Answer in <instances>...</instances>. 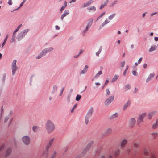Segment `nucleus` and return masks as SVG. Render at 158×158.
I'll list each match as a JSON object with an SVG mask.
<instances>
[{"label": "nucleus", "instance_id": "c85d7f7f", "mask_svg": "<svg viewBox=\"0 0 158 158\" xmlns=\"http://www.w3.org/2000/svg\"><path fill=\"white\" fill-rule=\"evenodd\" d=\"M108 1L109 0H106L104 4L101 5L100 7V9L101 10L105 6H106L108 3Z\"/></svg>", "mask_w": 158, "mask_h": 158}, {"label": "nucleus", "instance_id": "5701e85b", "mask_svg": "<svg viewBox=\"0 0 158 158\" xmlns=\"http://www.w3.org/2000/svg\"><path fill=\"white\" fill-rule=\"evenodd\" d=\"M158 127V119L156 120L155 123H154L152 126L153 129H155Z\"/></svg>", "mask_w": 158, "mask_h": 158}, {"label": "nucleus", "instance_id": "f3484780", "mask_svg": "<svg viewBox=\"0 0 158 158\" xmlns=\"http://www.w3.org/2000/svg\"><path fill=\"white\" fill-rule=\"evenodd\" d=\"M155 76V74L154 73H152L150 74L148 76V78L146 80V82H148L150 81Z\"/></svg>", "mask_w": 158, "mask_h": 158}, {"label": "nucleus", "instance_id": "473e14b6", "mask_svg": "<svg viewBox=\"0 0 158 158\" xmlns=\"http://www.w3.org/2000/svg\"><path fill=\"white\" fill-rule=\"evenodd\" d=\"M120 153V150H119L118 149L117 150H116L114 152V156H118Z\"/></svg>", "mask_w": 158, "mask_h": 158}, {"label": "nucleus", "instance_id": "ea45409f", "mask_svg": "<svg viewBox=\"0 0 158 158\" xmlns=\"http://www.w3.org/2000/svg\"><path fill=\"white\" fill-rule=\"evenodd\" d=\"M81 97V96L80 95H77L76 98V100L77 101H79Z\"/></svg>", "mask_w": 158, "mask_h": 158}, {"label": "nucleus", "instance_id": "6e6552de", "mask_svg": "<svg viewBox=\"0 0 158 158\" xmlns=\"http://www.w3.org/2000/svg\"><path fill=\"white\" fill-rule=\"evenodd\" d=\"M93 21V19H91L89 20L86 27L83 31V33H85L87 32L89 29L91 27Z\"/></svg>", "mask_w": 158, "mask_h": 158}, {"label": "nucleus", "instance_id": "f03ea898", "mask_svg": "<svg viewBox=\"0 0 158 158\" xmlns=\"http://www.w3.org/2000/svg\"><path fill=\"white\" fill-rule=\"evenodd\" d=\"M115 14H113L109 16L108 17V18H106L105 21L100 26V27H102L104 26L108 23H110V20H111L113 18L115 17Z\"/></svg>", "mask_w": 158, "mask_h": 158}, {"label": "nucleus", "instance_id": "603ef678", "mask_svg": "<svg viewBox=\"0 0 158 158\" xmlns=\"http://www.w3.org/2000/svg\"><path fill=\"white\" fill-rule=\"evenodd\" d=\"M157 12H155L153 13H152L151 15H150V16L152 17V16L153 15H157Z\"/></svg>", "mask_w": 158, "mask_h": 158}, {"label": "nucleus", "instance_id": "a878e982", "mask_svg": "<svg viewBox=\"0 0 158 158\" xmlns=\"http://www.w3.org/2000/svg\"><path fill=\"white\" fill-rule=\"evenodd\" d=\"M87 9L89 10V11H90L91 10L95 11L96 10V8L94 6H91L88 8Z\"/></svg>", "mask_w": 158, "mask_h": 158}, {"label": "nucleus", "instance_id": "e433bc0d", "mask_svg": "<svg viewBox=\"0 0 158 158\" xmlns=\"http://www.w3.org/2000/svg\"><path fill=\"white\" fill-rule=\"evenodd\" d=\"M118 2L117 0L114 1L110 5V7H113L115 4H116Z\"/></svg>", "mask_w": 158, "mask_h": 158}, {"label": "nucleus", "instance_id": "7ed1b4c3", "mask_svg": "<svg viewBox=\"0 0 158 158\" xmlns=\"http://www.w3.org/2000/svg\"><path fill=\"white\" fill-rule=\"evenodd\" d=\"M29 31V29H27L21 31L17 37V39H18V40L19 41L21 40L23 37L27 34Z\"/></svg>", "mask_w": 158, "mask_h": 158}, {"label": "nucleus", "instance_id": "20e7f679", "mask_svg": "<svg viewBox=\"0 0 158 158\" xmlns=\"http://www.w3.org/2000/svg\"><path fill=\"white\" fill-rule=\"evenodd\" d=\"M17 61L14 60L13 61L11 65V69L12 71V74L14 75L16 72V70L18 69L16 66Z\"/></svg>", "mask_w": 158, "mask_h": 158}, {"label": "nucleus", "instance_id": "69168bd1", "mask_svg": "<svg viewBox=\"0 0 158 158\" xmlns=\"http://www.w3.org/2000/svg\"><path fill=\"white\" fill-rule=\"evenodd\" d=\"M147 14V12H145L144 13H143V14H142V17L143 18L145 16V15L146 14Z\"/></svg>", "mask_w": 158, "mask_h": 158}, {"label": "nucleus", "instance_id": "9b49d317", "mask_svg": "<svg viewBox=\"0 0 158 158\" xmlns=\"http://www.w3.org/2000/svg\"><path fill=\"white\" fill-rule=\"evenodd\" d=\"M127 143V140L126 139H123L120 143V146L122 148H124Z\"/></svg>", "mask_w": 158, "mask_h": 158}, {"label": "nucleus", "instance_id": "79ce46f5", "mask_svg": "<svg viewBox=\"0 0 158 158\" xmlns=\"http://www.w3.org/2000/svg\"><path fill=\"white\" fill-rule=\"evenodd\" d=\"M131 88V86L129 84H127L126 85L125 89L126 90H127Z\"/></svg>", "mask_w": 158, "mask_h": 158}, {"label": "nucleus", "instance_id": "6e6d98bb", "mask_svg": "<svg viewBox=\"0 0 158 158\" xmlns=\"http://www.w3.org/2000/svg\"><path fill=\"white\" fill-rule=\"evenodd\" d=\"M55 27L56 29L58 30H59L60 28V27H59V26L57 25Z\"/></svg>", "mask_w": 158, "mask_h": 158}, {"label": "nucleus", "instance_id": "39448f33", "mask_svg": "<svg viewBox=\"0 0 158 158\" xmlns=\"http://www.w3.org/2000/svg\"><path fill=\"white\" fill-rule=\"evenodd\" d=\"M51 146L49 145V144H48L45 148V150L43 152V153L42 154V156L44 157L45 158L47 157L48 155V151L49 149Z\"/></svg>", "mask_w": 158, "mask_h": 158}, {"label": "nucleus", "instance_id": "f8f14e48", "mask_svg": "<svg viewBox=\"0 0 158 158\" xmlns=\"http://www.w3.org/2000/svg\"><path fill=\"white\" fill-rule=\"evenodd\" d=\"M53 49V48L52 47H50L46 48V49H44L42 51V53H44V55H45L46 53H48L50 52Z\"/></svg>", "mask_w": 158, "mask_h": 158}, {"label": "nucleus", "instance_id": "393cba45", "mask_svg": "<svg viewBox=\"0 0 158 158\" xmlns=\"http://www.w3.org/2000/svg\"><path fill=\"white\" fill-rule=\"evenodd\" d=\"M118 77L119 76L118 75H115L112 80V82H113L115 81L118 79Z\"/></svg>", "mask_w": 158, "mask_h": 158}, {"label": "nucleus", "instance_id": "c03bdc74", "mask_svg": "<svg viewBox=\"0 0 158 158\" xmlns=\"http://www.w3.org/2000/svg\"><path fill=\"white\" fill-rule=\"evenodd\" d=\"M89 119V118H88L85 117V123L86 125L88 124V123Z\"/></svg>", "mask_w": 158, "mask_h": 158}, {"label": "nucleus", "instance_id": "5fc2aeb1", "mask_svg": "<svg viewBox=\"0 0 158 158\" xmlns=\"http://www.w3.org/2000/svg\"><path fill=\"white\" fill-rule=\"evenodd\" d=\"M93 144V142L91 141L88 143V146H90L91 145H92Z\"/></svg>", "mask_w": 158, "mask_h": 158}, {"label": "nucleus", "instance_id": "7c9ffc66", "mask_svg": "<svg viewBox=\"0 0 158 158\" xmlns=\"http://www.w3.org/2000/svg\"><path fill=\"white\" fill-rule=\"evenodd\" d=\"M136 71L137 69H133L132 71V73L133 75L134 76H137L138 73Z\"/></svg>", "mask_w": 158, "mask_h": 158}, {"label": "nucleus", "instance_id": "09e8293b", "mask_svg": "<svg viewBox=\"0 0 158 158\" xmlns=\"http://www.w3.org/2000/svg\"><path fill=\"white\" fill-rule=\"evenodd\" d=\"M139 145V143H135L134 144V146L135 147H138Z\"/></svg>", "mask_w": 158, "mask_h": 158}, {"label": "nucleus", "instance_id": "a211bd4d", "mask_svg": "<svg viewBox=\"0 0 158 158\" xmlns=\"http://www.w3.org/2000/svg\"><path fill=\"white\" fill-rule=\"evenodd\" d=\"M156 112H150L148 115V118L149 119H151V118L154 115Z\"/></svg>", "mask_w": 158, "mask_h": 158}, {"label": "nucleus", "instance_id": "338daca9", "mask_svg": "<svg viewBox=\"0 0 158 158\" xmlns=\"http://www.w3.org/2000/svg\"><path fill=\"white\" fill-rule=\"evenodd\" d=\"M147 64L145 63V64H143V67L144 68H146V67H147Z\"/></svg>", "mask_w": 158, "mask_h": 158}, {"label": "nucleus", "instance_id": "e2e57ef3", "mask_svg": "<svg viewBox=\"0 0 158 158\" xmlns=\"http://www.w3.org/2000/svg\"><path fill=\"white\" fill-rule=\"evenodd\" d=\"M67 98L68 100L69 101L70 99V95L68 96Z\"/></svg>", "mask_w": 158, "mask_h": 158}, {"label": "nucleus", "instance_id": "a19ab883", "mask_svg": "<svg viewBox=\"0 0 158 158\" xmlns=\"http://www.w3.org/2000/svg\"><path fill=\"white\" fill-rule=\"evenodd\" d=\"M11 151V149L10 148H9L6 151V156L9 155Z\"/></svg>", "mask_w": 158, "mask_h": 158}, {"label": "nucleus", "instance_id": "58836bf2", "mask_svg": "<svg viewBox=\"0 0 158 158\" xmlns=\"http://www.w3.org/2000/svg\"><path fill=\"white\" fill-rule=\"evenodd\" d=\"M57 155V153L56 151L53 152V154L51 158H55V157Z\"/></svg>", "mask_w": 158, "mask_h": 158}, {"label": "nucleus", "instance_id": "37998d69", "mask_svg": "<svg viewBox=\"0 0 158 158\" xmlns=\"http://www.w3.org/2000/svg\"><path fill=\"white\" fill-rule=\"evenodd\" d=\"M53 90L54 92H56L57 91V86L56 85H54L53 87Z\"/></svg>", "mask_w": 158, "mask_h": 158}, {"label": "nucleus", "instance_id": "1a4fd4ad", "mask_svg": "<svg viewBox=\"0 0 158 158\" xmlns=\"http://www.w3.org/2000/svg\"><path fill=\"white\" fill-rule=\"evenodd\" d=\"M22 139L24 143L27 145H28L30 143V139L28 136H24L22 138Z\"/></svg>", "mask_w": 158, "mask_h": 158}, {"label": "nucleus", "instance_id": "f257e3e1", "mask_svg": "<svg viewBox=\"0 0 158 158\" xmlns=\"http://www.w3.org/2000/svg\"><path fill=\"white\" fill-rule=\"evenodd\" d=\"M45 127L47 133L49 134L52 133L55 129L54 124L49 120H48L47 121L45 124Z\"/></svg>", "mask_w": 158, "mask_h": 158}, {"label": "nucleus", "instance_id": "bf43d9fd", "mask_svg": "<svg viewBox=\"0 0 158 158\" xmlns=\"http://www.w3.org/2000/svg\"><path fill=\"white\" fill-rule=\"evenodd\" d=\"M111 131L112 130L111 129H108L107 130V131L109 133H110L111 132Z\"/></svg>", "mask_w": 158, "mask_h": 158}, {"label": "nucleus", "instance_id": "0e129e2a", "mask_svg": "<svg viewBox=\"0 0 158 158\" xmlns=\"http://www.w3.org/2000/svg\"><path fill=\"white\" fill-rule=\"evenodd\" d=\"M127 70H125L123 72V74L124 76H125Z\"/></svg>", "mask_w": 158, "mask_h": 158}, {"label": "nucleus", "instance_id": "b1692460", "mask_svg": "<svg viewBox=\"0 0 158 158\" xmlns=\"http://www.w3.org/2000/svg\"><path fill=\"white\" fill-rule=\"evenodd\" d=\"M150 135L153 139H155L157 136L158 134L157 132H154L151 133Z\"/></svg>", "mask_w": 158, "mask_h": 158}, {"label": "nucleus", "instance_id": "13d9d810", "mask_svg": "<svg viewBox=\"0 0 158 158\" xmlns=\"http://www.w3.org/2000/svg\"><path fill=\"white\" fill-rule=\"evenodd\" d=\"M64 90V88H63L62 89V90H61V92H60V95H61L62 94Z\"/></svg>", "mask_w": 158, "mask_h": 158}, {"label": "nucleus", "instance_id": "4be33fe9", "mask_svg": "<svg viewBox=\"0 0 158 158\" xmlns=\"http://www.w3.org/2000/svg\"><path fill=\"white\" fill-rule=\"evenodd\" d=\"M67 4V2L66 1H65L64 3V4L63 6H62V7H61V8L60 10V11L61 12H62L63 10L66 7Z\"/></svg>", "mask_w": 158, "mask_h": 158}, {"label": "nucleus", "instance_id": "864d4df0", "mask_svg": "<svg viewBox=\"0 0 158 158\" xmlns=\"http://www.w3.org/2000/svg\"><path fill=\"white\" fill-rule=\"evenodd\" d=\"M8 3L10 5H11L12 4V2L11 0H9Z\"/></svg>", "mask_w": 158, "mask_h": 158}, {"label": "nucleus", "instance_id": "8fccbe9b", "mask_svg": "<svg viewBox=\"0 0 158 158\" xmlns=\"http://www.w3.org/2000/svg\"><path fill=\"white\" fill-rule=\"evenodd\" d=\"M142 57H141L139 59V60H138V64H139L140 63V62L142 61Z\"/></svg>", "mask_w": 158, "mask_h": 158}, {"label": "nucleus", "instance_id": "774afa93", "mask_svg": "<svg viewBox=\"0 0 158 158\" xmlns=\"http://www.w3.org/2000/svg\"><path fill=\"white\" fill-rule=\"evenodd\" d=\"M154 40L156 41H158V37H155L154 38Z\"/></svg>", "mask_w": 158, "mask_h": 158}, {"label": "nucleus", "instance_id": "bb28decb", "mask_svg": "<svg viewBox=\"0 0 158 158\" xmlns=\"http://www.w3.org/2000/svg\"><path fill=\"white\" fill-rule=\"evenodd\" d=\"M156 48V47L155 45H154L151 46L150 48L149 49V52H151L155 50Z\"/></svg>", "mask_w": 158, "mask_h": 158}, {"label": "nucleus", "instance_id": "4c0bfd02", "mask_svg": "<svg viewBox=\"0 0 158 158\" xmlns=\"http://www.w3.org/2000/svg\"><path fill=\"white\" fill-rule=\"evenodd\" d=\"M105 12L102 13L97 19L96 21H97L100 19L105 14Z\"/></svg>", "mask_w": 158, "mask_h": 158}, {"label": "nucleus", "instance_id": "2f4dec72", "mask_svg": "<svg viewBox=\"0 0 158 158\" xmlns=\"http://www.w3.org/2000/svg\"><path fill=\"white\" fill-rule=\"evenodd\" d=\"M105 92L106 93V96H108L109 95H110V92L109 90V88H107L105 90Z\"/></svg>", "mask_w": 158, "mask_h": 158}, {"label": "nucleus", "instance_id": "0eeeda50", "mask_svg": "<svg viewBox=\"0 0 158 158\" xmlns=\"http://www.w3.org/2000/svg\"><path fill=\"white\" fill-rule=\"evenodd\" d=\"M114 96H111L109 97L105 101L104 104L105 105H109L114 100Z\"/></svg>", "mask_w": 158, "mask_h": 158}, {"label": "nucleus", "instance_id": "a18cd8bd", "mask_svg": "<svg viewBox=\"0 0 158 158\" xmlns=\"http://www.w3.org/2000/svg\"><path fill=\"white\" fill-rule=\"evenodd\" d=\"M125 64V62L124 61H122V62H121V64H120L121 67H124Z\"/></svg>", "mask_w": 158, "mask_h": 158}, {"label": "nucleus", "instance_id": "2eb2a0df", "mask_svg": "<svg viewBox=\"0 0 158 158\" xmlns=\"http://www.w3.org/2000/svg\"><path fill=\"white\" fill-rule=\"evenodd\" d=\"M69 13V11L68 10H65L63 14L61 16V19L62 20H63V19L64 17L66 16L67 15H68Z\"/></svg>", "mask_w": 158, "mask_h": 158}, {"label": "nucleus", "instance_id": "f704fd0d", "mask_svg": "<svg viewBox=\"0 0 158 158\" xmlns=\"http://www.w3.org/2000/svg\"><path fill=\"white\" fill-rule=\"evenodd\" d=\"M45 55L44 54V53H42V52L41 53L39 54L38 56L36 57L37 59H40L41 58L42 56H44Z\"/></svg>", "mask_w": 158, "mask_h": 158}, {"label": "nucleus", "instance_id": "ddd939ff", "mask_svg": "<svg viewBox=\"0 0 158 158\" xmlns=\"http://www.w3.org/2000/svg\"><path fill=\"white\" fill-rule=\"evenodd\" d=\"M135 122L136 120L134 118H132L130 119L129 123V126L131 127H133L134 126Z\"/></svg>", "mask_w": 158, "mask_h": 158}, {"label": "nucleus", "instance_id": "dca6fc26", "mask_svg": "<svg viewBox=\"0 0 158 158\" xmlns=\"http://www.w3.org/2000/svg\"><path fill=\"white\" fill-rule=\"evenodd\" d=\"M93 2V0H90L88 1L87 2L85 3L82 6V8L88 6H89V5H90L91 3Z\"/></svg>", "mask_w": 158, "mask_h": 158}, {"label": "nucleus", "instance_id": "6ab92c4d", "mask_svg": "<svg viewBox=\"0 0 158 158\" xmlns=\"http://www.w3.org/2000/svg\"><path fill=\"white\" fill-rule=\"evenodd\" d=\"M119 115L117 113H116L114 114H113L110 117V119H113L115 118L118 117Z\"/></svg>", "mask_w": 158, "mask_h": 158}, {"label": "nucleus", "instance_id": "cd10ccee", "mask_svg": "<svg viewBox=\"0 0 158 158\" xmlns=\"http://www.w3.org/2000/svg\"><path fill=\"white\" fill-rule=\"evenodd\" d=\"M102 74V71H100L96 75L94 76V78H97L99 76Z\"/></svg>", "mask_w": 158, "mask_h": 158}, {"label": "nucleus", "instance_id": "3c124183", "mask_svg": "<svg viewBox=\"0 0 158 158\" xmlns=\"http://www.w3.org/2000/svg\"><path fill=\"white\" fill-rule=\"evenodd\" d=\"M109 81V78L107 79L106 80V81H105L104 86H105L108 83V82Z\"/></svg>", "mask_w": 158, "mask_h": 158}, {"label": "nucleus", "instance_id": "4d7b16f0", "mask_svg": "<svg viewBox=\"0 0 158 158\" xmlns=\"http://www.w3.org/2000/svg\"><path fill=\"white\" fill-rule=\"evenodd\" d=\"M9 117H6L5 118L4 121L5 122H6L9 119Z\"/></svg>", "mask_w": 158, "mask_h": 158}, {"label": "nucleus", "instance_id": "412c9836", "mask_svg": "<svg viewBox=\"0 0 158 158\" xmlns=\"http://www.w3.org/2000/svg\"><path fill=\"white\" fill-rule=\"evenodd\" d=\"M88 68V65H85V67L84 68L83 70L81 71V73L82 74H85L87 71V69Z\"/></svg>", "mask_w": 158, "mask_h": 158}, {"label": "nucleus", "instance_id": "9d476101", "mask_svg": "<svg viewBox=\"0 0 158 158\" xmlns=\"http://www.w3.org/2000/svg\"><path fill=\"white\" fill-rule=\"evenodd\" d=\"M146 115V113H143L140 114L139 116L138 119L137 121V123L138 124H139L141 122H143V119L145 117Z\"/></svg>", "mask_w": 158, "mask_h": 158}, {"label": "nucleus", "instance_id": "680f3d73", "mask_svg": "<svg viewBox=\"0 0 158 158\" xmlns=\"http://www.w3.org/2000/svg\"><path fill=\"white\" fill-rule=\"evenodd\" d=\"M151 158H155V156L154 154H152L151 156Z\"/></svg>", "mask_w": 158, "mask_h": 158}, {"label": "nucleus", "instance_id": "423d86ee", "mask_svg": "<svg viewBox=\"0 0 158 158\" xmlns=\"http://www.w3.org/2000/svg\"><path fill=\"white\" fill-rule=\"evenodd\" d=\"M22 24L19 25L18 26L16 29L14 31L13 33L12 38L11 40V42H12L14 41L16 37V33L18 31V30L22 27Z\"/></svg>", "mask_w": 158, "mask_h": 158}, {"label": "nucleus", "instance_id": "052dcab7", "mask_svg": "<svg viewBox=\"0 0 158 158\" xmlns=\"http://www.w3.org/2000/svg\"><path fill=\"white\" fill-rule=\"evenodd\" d=\"M76 0H71L69 2L70 3H71L72 2H75Z\"/></svg>", "mask_w": 158, "mask_h": 158}, {"label": "nucleus", "instance_id": "c9c22d12", "mask_svg": "<svg viewBox=\"0 0 158 158\" xmlns=\"http://www.w3.org/2000/svg\"><path fill=\"white\" fill-rule=\"evenodd\" d=\"M102 46L100 47L98 51L96 53V54L97 56H99V54L101 53L102 50Z\"/></svg>", "mask_w": 158, "mask_h": 158}, {"label": "nucleus", "instance_id": "de8ad7c7", "mask_svg": "<svg viewBox=\"0 0 158 158\" xmlns=\"http://www.w3.org/2000/svg\"><path fill=\"white\" fill-rule=\"evenodd\" d=\"M24 3V2H23L22 3L20 4V5L19 7L17 9L15 10H19L20 7H21L23 4Z\"/></svg>", "mask_w": 158, "mask_h": 158}, {"label": "nucleus", "instance_id": "aec40b11", "mask_svg": "<svg viewBox=\"0 0 158 158\" xmlns=\"http://www.w3.org/2000/svg\"><path fill=\"white\" fill-rule=\"evenodd\" d=\"M131 104V102L130 100H128L127 103H125L123 107V110H125L128 106H129Z\"/></svg>", "mask_w": 158, "mask_h": 158}, {"label": "nucleus", "instance_id": "72a5a7b5", "mask_svg": "<svg viewBox=\"0 0 158 158\" xmlns=\"http://www.w3.org/2000/svg\"><path fill=\"white\" fill-rule=\"evenodd\" d=\"M39 129V127L36 126H34L32 127V130L34 132H36Z\"/></svg>", "mask_w": 158, "mask_h": 158}, {"label": "nucleus", "instance_id": "4468645a", "mask_svg": "<svg viewBox=\"0 0 158 158\" xmlns=\"http://www.w3.org/2000/svg\"><path fill=\"white\" fill-rule=\"evenodd\" d=\"M93 108H91L88 111L85 117L90 118V117L91 116L93 112Z\"/></svg>", "mask_w": 158, "mask_h": 158}, {"label": "nucleus", "instance_id": "c756f323", "mask_svg": "<svg viewBox=\"0 0 158 158\" xmlns=\"http://www.w3.org/2000/svg\"><path fill=\"white\" fill-rule=\"evenodd\" d=\"M55 138H53L51 139L48 141V143L49 144V145L52 146V143H53V142L55 140Z\"/></svg>", "mask_w": 158, "mask_h": 158}, {"label": "nucleus", "instance_id": "49530a36", "mask_svg": "<svg viewBox=\"0 0 158 158\" xmlns=\"http://www.w3.org/2000/svg\"><path fill=\"white\" fill-rule=\"evenodd\" d=\"M148 153V150L147 149H145L144 151V155H147Z\"/></svg>", "mask_w": 158, "mask_h": 158}]
</instances>
